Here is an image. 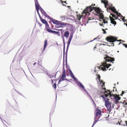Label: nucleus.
Listing matches in <instances>:
<instances>
[{
    "label": "nucleus",
    "mask_w": 127,
    "mask_h": 127,
    "mask_svg": "<svg viewBox=\"0 0 127 127\" xmlns=\"http://www.w3.org/2000/svg\"><path fill=\"white\" fill-rule=\"evenodd\" d=\"M104 59L105 61L100 66V67L103 71H105L106 70V68H108L111 65L110 64H107L106 62H110L113 64L114 62H113L115 61V59L114 58H111L108 56H106L104 58Z\"/></svg>",
    "instance_id": "nucleus-1"
},
{
    "label": "nucleus",
    "mask_w": 127,
    "mask_h": 127,
    "mask_svg": "<svg viewBox=\"0 0 127 127\" xmlns=\"http://www.w3.org/2000/svg\"><path fill=\"white\" fill-rule=\"evenodd\" d=\"M101 97L103 98L104 100L105 101V105L108 111L110 112L111 111V103L109 101V99L107 98V99L106 100L104 95H102Z\"/></svg>",
    "instance_id": "nucleus-2"
},
{
    "label": "nucleus",
    "mask_w": 127,
    "mask_h": 127,
    "mask_svg": "<svg viewBox=\"0 0 127 127\" xmlns=\"http://www.w3.org/2000/svg\"><path fill=\"white\" fill-rule=\"evenodd\" d=\"M45 28L46 29L47 31L53 34H56L58 36H60V33L59 32H57L55 31L49 29V26L48 23H47L46 24H45Z\"/></svg>",
    "instance_id": "nucleus-3"
},
{
    "label": "nucleus",
    "mask_w": 127,
    "mask_h": 127,
    "mask_svg": "<svg viewBox=\"0 0 127 127\" xmlns=\"http://www.w3.org/2000/svg\"><path fill=\"white\" fill-rule=\"evenodd\" d=\"M92 4L90 6L87 7L82 12L83 14L85 13L86 15L87 13L89 14V12L92 11L94 9V7H93Z\"/></svg>",
    "instance_id": "nucleus-4"
},
{
    "label": "nucleus",
    "mask_w": 127,
    "mask_h": 127,
    "mask_svg": "<svg viewBox=\"0 0 127 127\" xmlns=\"http://www.w3.org/2000/svg\"><path fill=\"white\" fill-rule=\"evenodd\" d=\"M103 112L101 110L98 108H96L95 110V117L98 118V120L102 116V112Z\"/></svg>",
    "instance_id": "nucleus-5"
},
{
    "label": "nucleus",
    "mask_w": 127,
    "mask_h": 127,
    "mask_svg": "<svg viewBox=\"0 0 127 127\" xmlns=\"http://www.w3.org/2000/svg\"><path fill=\"white\" fill-rule=\"evenodd\" d=\"M106 39L108 42L113 43L117 40V38L111 36L107 37Z\"/></svg>",
    "instance_id": "nucleus-6"
},
{
    "label": "nucleus",
    "mask_w": 127,
    "mask_h": 127,
    "mask_svg": "<svg viewBox=\"0 0 127 127\" xmlns=\"http://www.w3.org/2000/svg\"><path fill=\"white\" fill-rule=\"evenodd\" d=\"M113 98L115 100V103L117 104L119 103L118 101L120 99L121 97L116 94L113 95Z\"/></svg>",
    "instance_id": "nucleus-7"
},
{
    "label": "nucleus",
    "mask_w": 127,
    "mask_h": 127,
    "mask_svg": "<svg viewBox=\"0 0 127 127\" xmlns=\"http://www.w3.org/2000/svg\"><path fill=\"white\" fill-rule=\"evenodd\" d=\"M65 74V70H64L63 71V73L60 79H59V81L58 83H59L61 81H63L65 80V79L66 77Z\"/></svg>",
    "instance_id": "nucleus-8"
},
{
    "label": "nucleus",
    "mask_w": 127,
    "mask_h": 127,
    "mask_svg": "<svg viewBox=\"0 0 127 127\" xmlns=\"http://www.w3.org/2000/svg\"><path fill=\"white\" fill-rule=\"evenodd\" d=\"M64 25L65 24L64 23L59 21L56 25L55 27L57 28H63L64 27Z\"/></svg>",
    "instance_id": "nucleus-9"
},
{
    "label": "nucleus",
    "mask_w": 127,
    "mask_h": 127,
    "mask_svg": "<svg viewBox=\"0 0 127 127\" xmlns=\"http://www.w3.org/2000/svg\"><path fill=\"white\" fill-rule=\"evenodd\" d=\"M35 3L36 9L37 10V12L38 15H39V17H40V16L38 13V11L39 9V7H40V6L37 0H36V1H35Z\"/></svg>",
    "instance_id": "nucleus-10"
},
{
    "label": "nucleus",
    "mask_w": 127,
    "mask_h": 127,
    "mask_svg": "<svg viewBox=\"0 0 127 127\" xmlns=\"http://www.w3.org/2000/svg\"><path fill=\"white\" fill-rule=\"evenodd\" d=\"M48 17L50 19V20L52 22V23L56 25L58 22L59 21H57L52 18L50 17L49 16H48Z\"/></svg>",
    "instance_id": "nucleus-11"
},
{
    "label": "nucleus",
    "mask_w": 127,
    "mask_h": 127,
    "mask_svg": "<svg viewBox=\"0 0 127 127\" xmlns=\"http://www.w3.org/2000/svg\"><path fill=\"white\" fill-rule=\"evenodd\" d=\"M108 9H109L111 10L112 11H113L114 13H118V12L117 11L116 9L114 7H111L110 6H109V7Z\"/></svg>",
    "instance_id": "nucleus-12"
},
{
    "label": "nucleus",
    "mask_w": 127,
    "mask_h": 127,
    "mask_svg": "<svg viewBox=\"0 0 127 127\" xmlns=\"http://www.w3.org/2000/svg\"><path fill=\"white\" fill-rule=\"evenodd\" d=\"M94 9L96 12L98 14H99L101 13V10L98 7H94Z\"/></svg>",
    "instance_id": "nucleus-13"
},
{
    "label": "nucleus",
    "mask_w": 127,
    "mask_h": 127,
    "mask_svg": "<svg viewBox=\"0 0 127 127\" xmlns=\"http://www.w3.org/2000/svg\"><path fill=\"white\" fill-rule=\"evenodd\" d=\"M73 37V35L71 34H70V36L69 37L68 40L67 42V48L68 47L69 45L70 44L71 39Z\"/></svg>",
    "instance_id": "nucleus-14"
},
{
    "label": "nucleus",
    "mask_w": 127,
    "mask_h": 127,
    "mask_svg": "<svg viewBox=\"0 0 127 127\" xmlns=\"http://www.w3.org/2000/svg\"><path fill=\"white\" fill-rule=\"evenodd\" d=\"M110 19L111 23L112 24H114L115 25L116 24V22L115 21L114 19L113 18L110 16Z\"/></svg>",
    "instance_id": "nucleus-15"
},
{
    "label": "nucleus",
    "mask_w": 127,
    "mask_h": 127,
    "mask_svg": "<svg viewBox=\"0 0 127 127\" xmlns=\"http://www.w3.org/2000/svg\"><path fill=\"white\" fill-rule=\"evenodd\" d=\"M69 35V33L68 31H66L64 33V36L66 37L67 38L68 37Z\"/></svg>",
    "instance_id": "nucleus-16"
},
{
    "label": "nucleus",
    "mask_w": 127,
    "mask_h": 127,
    "mask_svg": "<svg viewBox=\"0 0 127 127\" xmlns=\"http://www.w3.org/2000/svg\"><path fill=\"white\" fill-rule=\"evenodd\" d=\"M40 10L42 14L43 15L46 17H48V16L47 15V14L41 8L40 9Z\"/></svg>",
    "instance_id": "nucleus-17"
},
{
    "label": "nucleus",
    "mask_w": 127,
    "mask_h": 127,
    "mask_svg": "<svg viewBox=\"0 0 127 127\" xmlns=\"http://www.w3.org/2000/svg\"><path fill=\"white\" fill-rule=\"evenodd\" d=\"M108 19L107 18H104L102 19H101V21H102V22L104 24H105L106 23H107V20Z\"/></svg>",
    "instance_id": "nucleus-18"
},
{
    "label": "nucleus",
    "mask_w": 127,
    "mask_h": 127,
    "mask_svg": "<svg viewBox=\"0 0 127 127\" xmlns=\"http://www.w3.org/2000/svg\"><path fill=\"white\" fill-rule=\"evenodd\" d=\"M47 44V40H45V41L44 45V47L43 49V51H44L45 49Z\"/></svg>",
    "instance_id": "nucleus-19"
},
{
    "label": "nucleus",
    "mask_w": 127,
    "mask_h": 127,
    "mask_svg": "<svg viewBox=\"0 0 127 127\" xmlns=\"http://www.w3.org/2000/svg\"><path fill=\"white\" fill-rule=\"evenodd\" d=\"M99 14V19L100 21H101V20L103 18H104V16L103 15V14L102 13H100Z\"/></svg>",
    "instance_id": "nucleus-20"
},
{
    "label": "nucleus",
    "mask_w": 127,
    "mask_h": 127,
    "mask_svg": "<svg viewBox=\"0 0 127 127\" xmlns=\"http://www.w3.org/2000/svg\"><path fill=\"white\" fill-rule=\"evenodd\" d=\"M97 118L95 117L94 118V119H95V120L94 121L93 124V126L97 121L98 120V119H97V120H96V119Z\"/></svg>",
    "instance_id": "nucleus-21"
},
{
    "label": "nucleus",
    "mask_w": 127,
    "mask_h": 127,
    "mask_svg": "<svg viewBox=\"0 0 127 127\" xmlns=\"http://www.w3.org/2000/svg\"><path fill=\"white\" fill-rule=\"evenodd\" d=\"M40 20L42 22L45 24H46L47 23L45 19H43L41 18H40Z\"/></svg>",
    "instance_id": "nucleus-22"
},
{
    "label": "nucleus",
    "mask_w": 127,
    "mask_h": 127,
    "mask_svg": "<svg viewBox=\"0 0 127 127\" xmlns=\"http://www.w3.org/2000/svg\"><path fill=\"white\" fill-rule=\"evenodd\" d=\"M56 74L55 73H53L52 74H51L49 75V76L50 78H51L54 77L55 78L56 77Z\"/></svg>",
    "instance_id": "nucleus-23"
},
{
    "label": "nucleus",
    "mask_w": 127,
    "mask_h": 127,
    "mask_svg": "<svg viewBox=\"0 0 127 127\" xmlns=\"http://www.w3.org/2000/svg\"><path fill=\"white\" fill-rule=\"evenodd\" d=\"M105 82H104L103 83H102V85H101V86L102 87V89H103L105 90H106V89L105 87Z\"/></svg>",
    "instance_id": "nucleus-24"
},
{
    "label": "nucleus",
    "mask_w": 127,
    "mask_h": 127,
    "mask_svg": "<svg viewBox=\"0 0 127 127\" xmlns=\"http://www.w3.org/2000/svg\"><path fill=\"white\" fill-rule=\"evenodd\" d=\"M79 84L81 86V87L85 90V88L84 87L83 85L80 82L79 83Z\"/></svg>",
    "instance_id": "nucleus-25"
},
{
    "label": "nucleus",
    "mask_w": 127,
    "mask_h": 127,
    "mask_svg": "<svg viewBox=\"0 0 127 127\" xmlns=\"http://www.w3.org/2000/svg\"><path fill=\"white\" fill-rule=\"evenodd\" d=\"M93 19L92 18H91L90 17H89L87 21V23H88L89 22H91L90 21V20H92Z\"/></svg>",
    "instance_id": "nucleus-26"
},
{
    "label": "nucleus",
    "mask_w": 127,
    "mask_h": 127,
    "mask_svg": "<svg viewBox=\"0 0 127 127\" xmlns=\"http://www.w3.org/2000/svg\"><path fill=\"white\" fill-rule=\"evenodd\" d=\"M77 19H78V20H80V19L81 18V16H80V15H77Z\"/></svg>",
    "instance_id": "nucleus-27"
},
{
    "label": "nucleus",
    "mask_w": 127,
    "mask_h": 127,
    "mask_svg": "<svg viewBox=\"0 0 127 127\" xmlns=\"http://www.w3.org/2000/svg\"><path fill=\"white\" fill-rule=\"evenodd\" d=\"M112 16V17H114L115 18V19L116 20L117 19V17H116L115 15L113 14H111Z\"/></svg>",
    "instance_id": "nucleus-28"
},
{
    "label": "nucleus",
    "mask_w": 127,
    "mask_h": 127,
    "mask_svg": "<svg viewBox=\"0 0 127 127\" xmlns=\"http://www.w3.org/2000/svg\"><path fill=\"white\" fill-rule=\"evenodd\" d=\"M117 14V17L119 16L120 17H122V15L120 13H119L118 12V13H116Z\"/></svg>",
    "instance_id": "nucleus-29"
},
{
    "label": "nucleus",
    "mask_w": 127,
    "mask_h": 127,
    "mask_svg": "<svg viewBox=\"0 0 127 127\" xmlns=\"http://www.w3.org/2000/svg\"><path fill=\"white\" fill-rule=\"evenodd\" d=\"M112 92V91H111V92H110L108 94V95H109L110 97H111V96H113V95H114V94H113V93H111Z\"/></svg>",
    "instance_id": "nucleus-30"
},
{
    "label": "nucleus",
    "mask_w": 127,
    "mask_h": 127,
    "mask_svg": "<svg viewBox=\"0 0 127 127\" xmlns=\"http://www.w3.org/2000/svg\"><path fill=\"white\" fill-rule=\"evenodd\" d=\"M65 18V17L64 16H60V18L62 19V20H64Z\"/></svg>",
    "instance_id": "nucleus-31"
},
{
    "label": "nucleus",
    "mask_w": 127,
    "mask_h": 127,
    "mask_svg": "<svg viewBox=\"0 0 127 127\" xmlns=\"http://www.w3.org/2000/svg\"><path fill=\"white\" fill-rule=\"evenodd\" d=\"M53 87L55 89H56V83H54L53 85Z\"/></svg>",
    "instance_id": "nucleus-32"
},
{
    "label": "nucleus",
    "mask_w": 127,
    "mask_h": 127,
    "mask_svg": "<svg viewBox=\"0 0 127 127\" xmlns=\"http://www.w3.org/2000/svg\"><path fill=\"white\" fill-rule=\"evenodd\" d=\"M59 30V31H61V33L62 34H63V33L64 32V30H63V29H60V30Z\"/></svg>",
    "instance_id": "nucleus-33"
},
{
    "label": "nucleus",
    "mask_w": 127,
    "mask_h": 127,
    "mask_svg": "<svg viewBox=\"0 0 127 127\" xmlns=\"http://www.w3.org/2000/svg\"><path fill=\"white\" fill-rule=\"evenodd\" d=\"M104 1V4H108V2L107 1V0H103Z\"/></svg>",
    "instance_id": "nucleus-34"
},
{
    "label": "nucleus",
    "mask_w": 127,
    "mask_h": 127,
    "mask_svg": "<svg viewBox=\"0 0 127 127\" xmlns=\"http://www.w3.org/2000/svg\"><path fill=\"white\" fill-rule=\"evenodd\" d=\"M97 78L99 79V80H100V76L99 75H97Z\"/></svg>",
    "instance_id": "nucleus-35"
},
{
    "label": "nucleus",
    "mask_w": 127,
    "mask_h": 127,
    "mask_svg": "<svg viewBox=\"0 0 127 127\" xmlns=\"http://www.w3.org/2000/svg\"><path fill=\"white\" fill-rule=\"evenodd\" d=\"M63 43H64V48H65V43L64 42V37H63Z\"/></svg>",
    "instance_id": "nucleus-36"
},
{
    "label": "nucleus",
    "mask_w": 127,
    "mask_h": 127,
    "mask_svg": "<svg viewBox=\"0 0 127 127\" xmlns=\"http://www.w3.org/2000/svg\"><path fill=\"white\" fill-rule=\"evenodd\" d=\"M102 30L103 32V33L105 34L106 33V31L105 30L103 29H102Z\"/></svg>",
    "instance_id": "nucleus-37"
},
{
    "label": "nucleus",
    "mask_w": 127,
    "mask_h": 127,
    "mask_svg": "<svg viewBox=\"0 0 127 127\" xmlns=\"http://www.w3.org/2000/svg\"><path fill=\"white\" fill-rule=\"evenodd\" d=\"M70 72L71 73V76H72V78L73 79H74V77L73 75V74L70 71Z\"/></svg>",
    "instance_id": "nucleus-38"
},
{
    "label": "nucleus",
    "mask_w": 127,
    "mask_h": 127,
    "mask_svg": "<svg viewBox=\"0 0 127 127\" xmlns=\"http://www.w3.org/2000/svg\"><path fill=\"white\" fill-rule=\"evenodd\" d=\"M123 44L126 48H127V44H125L124 43H123Z\"/></svg>",
    "instance_id": "nucleus-39"
},
{
    "label": "nucleus",
    "mask_w": 127,
    "mask_h": 127,
    "mask_svg": "<svg viewBox=\"0 0 127 127\" xmlns=\"http://www.w3.org/2000/svg\"><path fill=\"white\" fill-rule=\"evenodd\" d=\"M99 25L100 26H103V27H104L103 25H104L103 23V22H102V24L99 23Z\"/></svg>",
    "instance_id": "nucleus-40"
},
{
    "label": "nucleus",
    "mask_w": 127,
    "mask_h": 127,
    "mask_svg": "<svg viewBox=\"0 0 127 127\" xmlns=\"http://www.w3.org/2000/svg\"><path fill=\"white\" fill-rule=\"evenodd\" d=\"M124 93H125L124 91H122V94L120 95H121V96H122L124 94Z\"/></svg>",
    "instance_id": "nucleus-41"
},
{
    "label": "nucleus",
    "mask_w": 127,
    "mask_h": 127,
    "mask_svg": "<svg viewBox=\"0 0 127 127\" xmlns=\"http://www.w3.org/2000/svg\"><path fill=\"white\" fill-rule=\"evenodd\" d=\"M99 82H100V84H101V83H103L104 82H103V81L101 80H99Z\"/></svg>",
    "instance_id": "nucleus-42"
},
{
    "label": "nucleus",
    "mask_w": 127,
    "mask_h": 127,
    "mask_svg": "<svg viewBox=\"0 0 127 127\" xmlns=\"http://www.w3.org/2000/svg\"><path fill=\"white\" fill-rule=\"evenodd\" d=\"M107 94H105V96L106 97H107L108 96V93H107Z\"/></svg>",
    "instance_id": "nucleus-43"
},
{
    "label": "nucleus",
    "mask_w": 127,
    "mask_h": 127,
    "mask_svg": "<svg viewBox=\"0 0 127 127\" xmlns=\"http://www.w3.org/2000/svg\"><path fill=\"white\" fill-rule=\"evenodd\" d=\"M96 49V46H95L94 47V51H95V49Z\"/></svg>",
    "instance_id": "nucleus-44"
},
{
    "label": "nucleus",
    "mask_w": 127,
    "mask_h": 127,
    "mask_svg": "<svg viewBox=\"0 0 127 127\" xmlns=\"http://www.w3.org/2000/svg\"><path fill=\"white\" fill-rule=\"evenodd\" d=\"M66 1H63V2H62V3H63V2H64L65 3L67 4V3H66Z\"/></svg>",
    "instance_id": "nucleus-45"
},
{
    "label": "nucleus",
    "mask_w": 127,
    "mask_h": 127,
    "mask_svg": "<svg viewBox=\"0 0 127 127\" xmlns=\"http://www.w3.org/2000/svg\"><path fill=\"white\" fill-rule=\"evenodd\" d=\"M105 7L106 8H107L106 5H108V4H104Z\"/></svg>",
    "instance_id": "nucleus-46"
},
{
    "label": "nucleus",
    "mask_w": 127,
    "mask_h": 127,
    "mask_svg": "<svg viewBox=\"0 0 127 127\" xmlns=\"http://www.w3.org/2000/svg\"><path fill=\"white\" fill-rule=\"evenodd\" d=\"M38 24H39V26H40V27H41L42 26V25H41L39 23H38Z\"/></svg>",
    "instance_id": "nucleus-47"
},
{
    "label": "nucleus",
    "mask_w": 127,
    "mask_h": 127,
    "mask_svg": "<svg viewBox=\"0 0 127 127\" xmlns=\"http://www.w3.org/2000/svg\"><path fill=\"white\" fill-rule=\"evenodd\" d=\"M111 44L112 45H111L112 46H114V44L113 43Z\"/></svg>",
    "instance_id": "nucleus-48"
},
{
    "label": "nucleus",
    "mask_w": 127,
    "mask_h": 127,
    "mask_svg": "<svg viewBox=\"0 0 127 127\" xmlns=\"http://www.w3.org/2000/svg\"><path fill=\"white\" fill-rule=\"evenodd\" d=\"M125 122L126 123V126H127V121H126Z\"/></svg>",
    "instance_id": "nucleus-49"
},
{
    "label": "nucleus",
    "mask_w": 127,
    "mask_h": 127,
    "mask_svg": "<svg viewBox=\"0 0 127 127\" xmlns=\"http://www.w3.org/2000/svg\"><path fill=\"white\" fill-rule=\"evenodd\" d=\"M125 17H124V18L122 19V20L123 21H125V18H125Z\"/></svg>",
    "instance_id": "nucleus-50"
},
{
    "label": "nucleus",
    "mask_w": 127,
    "mask_h": 127,
    "mask_svg": "<svg viewBox=\"0 0 127 127\" xmlns=\"http://www.w3.org/2000/svg\"><path fill=\"white\" fill-rule=\"evenodd\" d=\"M51 81H52V83H54V81H53V80L52 79H51Z\"/></svg>",
    "instance_id": "nucleus-51"
},
{
    "label": "nucleus",
    "mask_w": 127,
    "mask_h": 127,
    "mask_svg": "<svg viewBox=\"0 0 127 127\" xmlns=\"http://www.w3.org/2000/svg\"><path fill=\"white\" fill-rule=\"evenodd\" d=\"M36 62H35L34 64H33V65H35L36 64Z\"/></svg>",
    "instance_id": "nucleus-52"
},
{
    "label": "nucleus",
    "mask_w": 127,
    "mask_h": 127,
    "mask_svg": "<svg viewBox=\"0 0 127 127\" xmlns=\"http://www.w3.org/2000/svg\"><path fill=\"white\" fill-rule=\"evenodd\" d=\"M117 41H122V40H121V39L119 40H117Z\"/></svg>",
    "instance_id": "nucleus-53"
},
{
    "label": "nucleus",
    "mask_w": 127,
    "mask_h": 127,
    "mask_svg": "<svg viewBox=\"0 0 127 127\" xmlns=\"http://www.w3.org/2000/svg\"><path fill=\"white\" fill-rule=\"evenodd\" d=\"M102 3H104V1H103L102 0H101Z\"/></svg>",
    "instance_id": "nucleus-54"
},
{
    "label": "nucleus",
    "mask_w": 127,
    "mask_h": 127,
    "mask_svg": "<svg viewBox=\"0 0 127 127\" xmlns=\"http://www.w3.org/2000/svg\"><path fill=\"white\" fill-rule=\"evenodd\" d=\"M93 101V102H94V104H95V106H96V104L94 102V101Z\"/></svg>",
    "instance_id": "nucleus-55"
},
{
    "label": "nucleus",
    "mask_w": 127,
    "mask_h": 127,
    "mask_svg": "<svg viewBox=\"0 0 127 127\" xmlns=\"http://www.w3.org/2000/svg\"><path fill=\"white\" fill-rule=\"evenodd\" d=\"M92 5H93V6L94 5V6H95V4H92Z\"/></svg>",
    "instance_id": "nucleus-56"
},
{
    "label": "nucleus",
    "mask_w": 127,
    "mask_h": 127,
    "mask_svg": "<svg viewBox=\"0 0 127 127\" xmlns=\"http://www.w3.org/2000/svg\"><path fill=\"white\" fill-rule=\"evenodd\" d=\"M108 92H110V90H108Z\"/></svg>",
    "instance_id": "nucleus-57"
},
{
    "label": "nucleus",
    "mask_w": 127,
    "mask_h": 127,
    "mask_svg": "<svg viewBox=\"0 0 127 127\" xmlns=\"http://www.w3.org/2000/svg\"><path fill=\"white\" fill-rule=\"evenodd\" d=\"M121 42H120V43H119V45L120 44H121Z\"/></svg>",
    "instance_id": "nucleus-58"
},
{
    "label": "nucleus",
    "mask_w": 127,
    "mask_h": 127,
    "mask_svg": "<svg viewBox=\"0 0 127 127\" xmlns=\"http://www.w3.org/2000/svg\"><path fill=\"white\" fill-rule=\"evenodd\" d=\"M125 104H126V105H127V103H126Z\"/></svg>",
    "instance_id": "nucleus-59"
},
{
    "label": "nucleus",
    "mask_w": 127,
    "mask_h": 127,
    "mask_svg": "<svg viewBox=\"0 0 127 127\" xmlns=\"http://www.w3.org/2000/svg\"><path fill=\"white\" fill-rule=\"evenodd\" d=\"M105 93H107V91H105Z\"/></svg>",
    "instance_id": "nucleus-60"
},
{
    "label": "nucleus",
    "mask_w": 127,
    "mask_h": 127,
    "mask_svg": "<svg viewBox=\"0 0 127 127\" xmlns=\"http://www.w3.org/2000/svg\"><path fill=\"white\" fill-rule=\"evenodd\" d=\"M114 106V104H113V107Z\"/></svg>",
    "instance_id": "nucleus-61"
},
{
    "label": "nucleus",
    "mask_w": 127,
    "mask_h": 127,
    "mask_svg": "<svg viewBox=\"0 0 127 127\" xmlns=\"http://www.w3.org/2000/svg\"><path fill=\"white\" fill-rule=\"evenodd\" d=\"M114 85H116V84L115 83L114 84Z\"/></svg>",
    "instance_id": "nucleus-62"
},
{
    "label": "nucleus",
    "mask_w": 127,
    "mask_h": 127,
    "mask_svg": "<svg viewBox=\"0 0 127 127\" xmlns=\"http://www.w3.org/2000/svg\"><path fill=\"white\" fill-rule=\"evenodd\" d=\"M114 89H113V92H114Z\"/></svg>",
    "instance_id": "nucleus-63"
},
{
    "label": "nucleus",
    "mask_w": 127,
    "mask_h": 127,
    "mask_svg": "<svg viewBox=\"0 0 127 127\" xmlns=\"http://www.w3.org/2000/svg\"><path fill=\"white\" fill-rule=\"evenodd\" d=\"M5 127H7V126H6Z\"/></svg>",
    "instance_id": "nucleus-64"
}]
</instances>
